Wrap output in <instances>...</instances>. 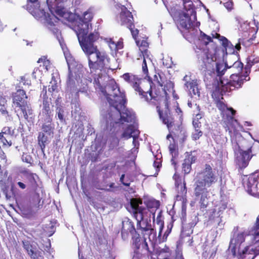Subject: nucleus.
Instances as JSON below:
<instances>
[{"label": "nucleus", "mask_w": 259, "mask_h": 259, "mask_svg": "<svg viewBox=\"0 0 259 259\" xmlns=\"http://www.w3.org/2000/svg\"><path fill=\"white\" fill-rule=\"evenodd\" d=\"M122 77L136 92L139 93L140 96L143 95V91H144V87L146 85L145 82H147V81L143 82L141 78L132 73L128 72L124 73Z\"/></svg>", "instance_id": "12"}, {"label": "nucleus", "mask_w": 259, "mask_h": 259, "mask_svg": "<svg viewBox=\"0 0 259 259\" xmlns=\"http://www.w3.org/2000/svg\"><path fill=\"white\" fill-rule=\"evenodd\" d=\"M204 178H213V174L212 169L209 164H205V168L201 172Z\"/></svg>", "instance_id": "34"}, {"label": "nucleus", "mask_w": 259, "mask_h": 259, "mask_svg": "<svg viewBox=\"0 0 259 259\" xmlns=\"http://www.w3.org/2000/svg\"><path fill=\"white\" fill-rule=\"evenodd\" d=\"M174 218H173V217H172L171 218V220H170V222L167 225L166 230L165 231L163 236H162V233H161L160 236L159 235H158L157 238H156V234H155V235H154L153 233L151 234L150 231H148V233L150 234L149 237L150 240H151V236L153 234V237H152V239L153 241H157V239L158 240L159 243L163 242L166 241L167 240V237L168 236V235L170 234V233L171 232V230L174 226ZM155 232H156L155 231Z\"/></svg>", "instance_id": "21"}, {"label": "nucleus", "mask_w": 259, "mask_h": 259, "mask_svg": "<svg viewBox=\"0 0 259 259\" xmlns=\"http://www.w3.org/2000/svg\"><path fill=\"white\" fill-rule=\"evenodd\" d=\"M0 142L3 144V146L4 147H9L12 146V142L11 140H8L7 139V137L5 136L4 135H2L0 134Z\"/></svg>", "instance_id": "43"}, {"label": "nucleus", "mask_w": 259, "mask_h": 259, "mask_svg": "<svg viewBox=\"0 0 259 259\" xmlns=\"http://www.w3.org/2000/svg\"><path fill=\"white\" fill-rule=\"evenodd\" d=\"M197 159V155L195 151L186 153L185 158L182 164V171L185 175L190 172L192 169L191 165Z\"/></svg>", "instance_id": "16"}, {"label": "nucleus", "mask_w": 259, "mask_h": 259, "mask_svg": "<svg viewBox=\"0 0 259 259\" xmlns=\"http://www.w3.org/2000/svg\"><path fill=\"white\" fill-rule=\"evenodd\" d=\"M52 138L51 136L46 135L44 133H39L37 137L38 144L40 147L42 153L45 155V151L46 146L50 142V139Z\"/></svg>", "instance_id": "28"}, {"label": "nucleus", "mask_w": 259, "mask_h": 259, "mask_svg": "<svg viewBox=\"0 0 259 259\" xmlns=\"http://www.w3.org/2000/svg\"><path fill=\"white\" fill-rule=\"evenodd\" d=\"M123 48V42L122 40H119L115 43L114 51H117L122 49Z\"/></svg>", "instance_id": "60"}, {"label": "nucleus", "mask_w": 259, "mask_h": 259, "mask_svg": "<svg viewBox=\"0 0 259 259\" xmlns=\"http://www.w3.org/2000/svg\"><path fill=\"white\" fill-rule=\"evenodd\" d=\"M21 158L24 162L29 163L31 166L33 165V159L32 156L29 153H23Z\"/></svg>", "instance_id": "42"}, {"label": "nucleus", "mask_w": 259, "mask_h": 259, "mask_svg": "<svg viewBox=\"0 0 259 259\" xmlns=\"http://www.w3.org/2000/svg\"><path fill=\"white\" fill-rule=\"evenodd\" d=\"M21 80L23 85H31V80L28 78H26L25 76H22Z\"/></svg>", "instance_id": "62"}, {"label": "nucleus", "mask_w": 259, "mask_h": 259, "mask_svg": "<svg viewBox=\"0 0 259 259\" xmlns=\"http://www.w3.org/2000/svg\"><path fill=\"white\" fill-rule=\"evenodd\" d=\"M89 179H81V188L83 191V193L85 196L87 198L88 201L91 202L93 200L92 197L91 196V194L88 189L87 186L86 185L87 180Z\"/></svg>", "instance_id": "33"}, {"label": "nucleus", "mask_w": 259, "mask_h": 259, "mask_svg": "<svg viewBox=\"0 0 259 259\" xmlns=\"http://www.w3.org/2000/svg\"><path fill=\"white\" fill-rule=\"evenodd\" d=\"M224 99H221L214 102L216 107L220 111L221 113L225 111L226 109L228 108L226 104L223 101Z\"/></svg>", "instance_id": "38"}, {"label": "nucleus", "mask_w": 259, "mask_h": 259, "mask_svg": "<svg viewBox=\"0 0 259 259\" xmlns=\"http://www.w3.org/2000/svg\"><path fill=\"white\" fill-rule=\"evenodd\" d=\"M12 97L14 105L20 110L24 119L28 120L29 116L32 115L33 110L30 104L26 100L27 96L25 91L22 89H17L16 92L12 94Z\"/></svg>", "instance_id": "8"}, {"label": "nucleus", "mask_w": 259, "mask_h": 259, "mask_svg": "<svg viewBox=\"0 0 259 259\" xmlns=\"http://www.w3.org/2000/svg\"><path fill=\"white\" fill-rule=\"evenodd\" d=\"M4 103H1V105L0 104V111L3 115H8V112L7 110L6 107L5 106Z\"/></svg>", "instance_id": "63"}, {"label": "nucleus", "mask_w": 259, "mask_h": 259, "mask_svg": "<svg viewBox=\"0 0 259 259\" xmlns=\"http://www.w3.org/2000/svg\"><path fill=\"white\" fill-rule=\"evenodd\" d=\"M136 42L137 46H139V50L142 54L143 56H146L147 58H149V59L150 60L149 57L150 52L148 50L149 43L147 41V38H143L142 40L137 39L136 40Z\"/></svg>", "instance_id": "29"}, {"label": "nucleus", "mask_w": 259, "mask_h": 259, "mask_svg": "<svg viewBox=\"0 0 259 259\" xmlns=\"http://www.w3.org/2000/svg\"><path fill=\"white\" fill-rule=\"evenodd\" d=\"M147 59V57L143 56V61L142 63V71L144 74L145 75L146 77H148L149 79H151L150 77L148 76V69L146 63V59Z\"/></svg>", "instance_id": "51"}, {"label": "nucleus", "mask_w": 259, "mask_h": 259, "mask_svg": "<svg viewBox=\"0 0 259 259\" xmlns=\"http://www.w3.org/2000/svg\"><path fill=\"white\" fill-rule=\"evenodd\" d=\"M157 111L162 123L165 124L168 131L172 133H176L179 130L181 124L175 119L169 109V102L162 105L157 106Z\"/></svg>", "instance_id": "7"}, {"label": "nucleus", "mask_w": 259, "mask_h": 259, "mask_svg": "<svg viewBox=\"0 0 259 259\" xmlns=\"http://www.w3.org/2000/svg\"><path fill=\"white\" fill-rule=\"evenodd\" d=\"M153 251V255L156 256L157 259H168L171 255V250L166 245L163 248H156Z\"/></svg>", "instance_id": "27"}, {"label": "nucleus", "mask_w": 259, "mask_h": 259, "mask_svg": "<svg viewBox=\"0 0 259 259\" xmlns=\"http://www.w3.org/2000/svg\"><path fill=\"white\" fill-rule=\"evenodd\" d=\"M102 76V73H99L94 78L95 87L104 94L110 106L113 107L118 112L120 121L128 122L131 115L130 111L126 109V99L125 93L120 91L118 84L112 79L109 81L107 85L109 91H111L112 93L108 94L105 88L102 86L100 82L99 79Z\"/></svg>", "instance_id": "2"}, {"label": "nucleus", "mask_w": 259, "mask_h": 259, "mask_svg": "<svg viewBox=\"0 0 259 259\" xmlns=\"http://www.w3.org/2000/svg\"><path fill=\"white\" fill-rule=\"evenodd\" d=\"M224 5L227 10H231L233 9V2L232 0H228L224 3Z\"/></svg>", "instance_id": "59"}, {"label": "nucleus", "mask_w": 259, "mask_h": 259, "mask_svg": "<svg viewBox=\"0 0 259 259\" xmlns=\"http://www.w3.org/2000/svg\"><path fill=\"white\" fill-rule=\"evenodd\" d=\"M0 134L7 137H8L9 135L13 136L14 134V130H11L10 127L5 126L2 129Z\"/></svg>", "instance_id": "46"}, {"label": "nucleus", "mask_w": 259, "mask_h": 259, "mask_svg": "<svg viewBox=\"0 0 259 259\" xmlns=\"http://www.w3.org/2000/svg\"><path fill=\"white\" fill-rule=\"evenodd\" d=\"M27 189L30 194L28 199L27 205L31 208L39 209L43 204L40 194L42 193V184L39 179H29L27 183Z\"/></svg>", "instance_id": "6"}, {"label": "nucleus", "mask_w": 259, "mask_h": 259, "mask_svg": "<svg viewBox=\"0 0 259 259\" xmlns=\"http://www.w3.org/2000/svg\"><path fill=\"white\" fill-rule=\"evenodd\" d=\"M200 37L202 41L205 45H207L209 42H212V39L211 36L207 35L202 31L200 32Z\"/></svg>", "instance_id": "41"}, {"label": "nucleus", "mask_w": 259, "mask_h": 259, "mask_svg": "<svg viewBox=\"0 0 259 259\" xmlns=\"http://www.w3.org/2000/svg\"><path fill=\"white\" fill-rule=\"evenodd\" d=\"M198 64L199 69L203 71H210L213 69L217 57L208 49H203L197 52Z\"/></svg>", "instance_id": "9"}, {"label": "nucleus", "mask_w": 259, "mask_h": 259, "mask_svg": "<svg viewBox=\"0 0 259 259\" xmlns=\"http://www.w3.org/2000/svg\"><path fill=\"white\" fill-rule=\"evenodd\" d=\"M181 125H179V130L177 131L176 133H172L170 131H168L169 134L166 136V139L168 140L169 138H171L173 141H175L174 137L177 138L179 137V134L181 133Z\"/></svg>", "instance_id": "52"}, {"label": "nucleus", "mask_w": 259, "mask_h": 259, "mask_svg": "<svg viewBox=\"0 0 259 259\" xmlns=\"http://www.w3.org/2000/svg\"><path fill=\"white\" fill-rule=\"evenodd\" d=\"M187 76L186 75L184 77V80L186 81L185 86L189 90L190 92H192L194 95H197L199 96L200 92L198 88V83L196 79L191 80L190 81H186Z\"/></svg>", "instance_id": "30"}, {"label": "nucleus", "mask_w": 259, "mask_h": 259, "mask_svg": "<svg viewBox=\"0 0 259 259\" xmlns=\"http://www.w3.org/2000/svg\"><path fill=\"white\" fill-rule=\"evenodd\" d=\"M219 40L222 42V46L225 48L229 47L230 42L225 36H222Z\"/></svg>", "instance_id": "57"}, {"label": "nucleus", "mask_w": 259, "mask_h": 259, "mask_svg": "<svg viewBox=\"0 0 259 259\" xmlns=\"http://www.w3.org/2000/svg\"><path fill=\"white\" fill-rule=\"evenodd\" d=\"M226 66L228 68H232L234 73H242L244 72L243 64L239 60V59L234 55H231L228 57L226 61Z\"/></svg>", "instance_id": "17"}, {"label": "nucleus", "mask_w": 259, "mask_h": 259, "mask_svg": "<svg viewBox=\"0 0 259 259\" xmlns=\"http://www.w3.org/2000/svg\"><path fill=\"white\" fill-rule=\"evenodd\" d=\"M236 113V110L233 108L229 107L221 113L222 118V124L226 132H228L230 136L237 132V126L239 124L237 120L234 117Z\"/></svg>", "instance_id": "10"}, {"label": "nucleus", "mask_w": 259, "mask_h": 259, "mask_svg": "<svg viewBox=\"0 0 259 259\" xmlns=\"http://www.w3.org/2000/svg\"><path fill=\"white\" fill-rule=\"evenodd\" d=\"M184 8L186 11H193L195 8V6L192 1V0H184L183 1Z\"/></svg>", "instance_id": "40"}, {"label": "nucleus", "mask_w": 259, "mask_h": 259, "mask_svg": "<svg viewBox=\"0 0 259 259\" xmlns=\"http://www.w3.org/2000/svg\"><path fill=\"white\" fill-rule=\"evenodd\" d=\"M214 65L216 66L217 76L219 77L220 80V79H222L223 75L228 68L226 66V62L224 64L223 63H216L215 62Z\"/></svg>", "instance_id": "31"}, {"label": "nucleus", "mask_w": 259, "mask_h": 259, "mask_svg": "<svg viewBox=\"0 0 259 259\" xmlns=\"http://www.w3.org/2000/svg\"><path fill=\"white\" fill-rule=\"evenodd\" d=\"M192 123L194 128H200L201 126V122L198 120L193 119Z\"/></svg>", "instance_id": "64"}, {"label": "nucleus", "mask_w": 259, "mask_h": 259, "mask_svg": "<svg viewBox=\"0 0 259 259\" xmlns=\"http://www.w3.org/2000/svg\"><path fill=\"white\" fill-rule=\"evenodd\" d=\"M156 223L159 225V235L160 236L164 227V221L162 219L161 215L159 214L156 218Z\"/></svg>", "instance_id": "48"}, {"label": "nucleus", "mask_w": 259, "mask_h": 259, "mask_svg": "<svg viewBox=\"0 0 259 259\" xmlns=\"http://www.w3.org/2000/svg\"><path fill=\"white\" fill-rule=\"evenodd\" d=\"M174 83L172 81L169 80L166 82V83L164 85V88H162L163 91L165 92V94L168 95L169 96V93L174 94Z\"/></svg>", "instance_id": "35"}, {"label": "nucleus", "mask_w": 259, "mask_h": 259, "mask_svg": "<svg viewBox=\"0 0 259 259\" xmlns=\"http://www.w3.org/2000/svg\"><path fill=\"white\" fill-rule=\"evenodd\" d=\"M127 28L130 30L131 34H132L134 39L135 40H137L138 39L139 31L138 29L135 28L134 23H133V25L131 27L130 26H128Z\"/></svg>", "instance_id": "49"}, {"label": "nucleus", "mask_w": 259, "mask_h": 259, "mask_svg": "<svg viewBox=\"0 0 259 259\" xmlns=\"http://www.w3.org/2000/svg\"><path fill=\"white\" fill-rule=\"evenodd\" d=\"M212 98L214 101H216L221 99H224L222 90L218 86L215 87L212 93Z\"/></svg>", "instance_id": "32"}, {"label": "nucleus", "mask_w": 259, "mask_h": 259, "mask_svg": "<svg viewBox=\"0 0 259 259\" xmlns=\"http://www.w3.org/2000/svg\"><path fill=\"white\" fill-rule=\"evenodd\" d=\"M251 148H250L240 153L241 157L238 160V164L240 168H244L248 165L249 161L253 156L251 155Z\"/></svg>", "instance_id": "23"}, {"label": "nucleus", "mask_w": 259, "mask_h": 259, "mask_svg": "<svg viewBox=\"0 0 259 259\" xmlns=\"http://www.w3.org/2000/svg\"><path fill=\"white\" fill-rule=\"evenodd\" d=\"M174 19L179 29L188 30L192 25V22L189 15L183 11L178 12Z\"/></svg>", "instance_id": "15"}, {"label": "nucleus", "mask_w": 259, "mask_h": 259, "mask_svg": "<svg viewBox=\"0 0 259 259\" xmlns=\"http://www.w3.org/2000/svg\"><path fill=\"white\" fill-rule=\"evenodd\" d=\"M140 132L134 125H128L124 130L121 135V137L128 139L131 138H133V143L135 142L136 139L139 137Z\"/></svg>", "instance_id": "24"}, {"label": "nucleus", "mask_w": 259, "mask_h": 259, "mask_svg": "<svg viewBox=\"0 0 259 259\" xmlns=\"http://www.w3.org/2000/svg\"><path fill=\"white\" fill-rule=\"evenodd\" d=\"M121 11L119 15L120 21L121 25L130 27L133 25L134 17L132 13L124 6L121 8Z\"/></svg>", "instance_id": "19"}, {"label": "nucleus", "mask_w": 259, "mask_h": 259, "mask_svg": "<svg viewBox=\"0 0 259 259\" xmlns=\"http://www.w3.org/2000/svg\"><path fill=\"white\" fill-rule=\"evenodd\" d=\"M213 181H206V179H198L196 181L194 188V194L196 197H199L200 195L207 194L206 187H209Z\"/></svg>", "instance_id": "20"}, {"label": "nucleus", "mask_w": 259, "mask_h": 259, "mask_svg": "<svg viewBox=\"0 0 259 259\" xmlns=\"http://www.w3.org/2000/svg\"><path fill=\"white\" fill-rule=\"evenodd\" d=\"M22 243L24 249L31 259H44V252L38 247L36 243L28 239H24Z\"/></svg>", "instance_id": "11"}, {"label": "nucleus", "mask_w": 259, "mask_h": 259, "mask_svg": "<svg viewBox=\"0 0 259 259\" xmlns=\"http://www.w3.org/2000/svg\"><path fill=\"white\" fill-rule=\"evenodd\" d=\"M203 135V132L200 128H195L194 132L192 134V138L193 140H198Z\"/></svg>", "instance_id": "50"}, {"label": "nucleus", "mask_w": 259, "mask_h": 259, "mask_svg": "<svg viewBox=\"0 0 259 259\" xmlns=\"http://www.w3.org/2000/svg\"><path fill=\"white\" fill-rule=\"evenodd\" d=\"M158 84L156 85L152 81L149 79L144 87L143 95H140L142 98L155 105L156 107L161 106L169 102V96L165 94L162 89L163 82L162 81H157Z\"/></svg>", "instance_id": "4"}, {"label": "nucleus", "mask_w": 259, "mask_h": 259, "mask_svg": "<svg viewBox=\"0 0 259 259\" xmlns=\"http://www.w3.org/2000/svg\"><path fill=\"white\" fill-rule=\"evenodd\" d=\"M186 185L184 179H175V186L178 191L176 200L182 202L183 210H186L187 203V190Z\"/></svg>", "instance_id": "13"}, {"label": "nucleus", "mask_w": 259, "mask_h": 259, "mask_svg": "<svg viewBox=\"0 0 259 259\" xmlns=\"http://www.w3.org/2000/svg\"><path fill=\"white\" fill-rule=\"evenodd\" d=\"M253 231L255 235L259 236V215L256 218V222L253 227Z\"/></svg>", "instance_id": "54"}, {"label": "nucleus", "mask_w": 259, "mask_h": 259, "mask_svg": "<svg viewBox=\"0 0 259 259\" xmlns=\"http://www.w3.org/2000/svg\"><path fill=\"white\" fill-rule=\"evenodd\" d=\"M17 172L23 174L24 176L28 177L29 178H35V177H38V176L36 174L31 172L30 170L26 169L25 168H19Z\"/></svg>", "instance_id": "36"}, {"label": "nucleus", "mask_w": 259, "mask_h": 259, "mask_svg": "<svg viewBox=\"0 0 259 259\" xmlns=\"http://www.w3.org/2000/svg\"><path fill=\"white\" fill-rule=\"evenodd\" d=\"M242 184L248 193L254 194L257 190V179H242Z\"/></svg>", "instance_id": "26"}, {"label": "nucleus", "mask_w": 259, "mask_h": 259, "mask_svg": "<svg viewBox=\"0 0 259 259\" xmlns=\"http://www.w3.org/2000/svg\"><path fill=\"white\" fill-rule=\"evenodd\" d=\"M153 166L154 167L155 171V172L154 173L153 175H150L149 176H155V177L157 176V175H158V172L159 171V168L161 166V160L160 159H158L157 158L156 160H155L154 163H153Z\"/></svg>", "instance_id": "44"}, {"label": "nucleus", "mask_w": 259, "mask_h": 259, "mask_svg": "<svg viewBox=\"0 0 259 259\" xmlns=\"http://www.w3.org/2000/svg\"><path fill=\"white\" fill-rule=\"evenodd\" d=\"M206 194H204L203 195H200L199 196L200 197L199 201L200 209H205L207 206V202L206 200Z\"/></svg>", "instance_id": "45"}, {"label": "nucleus", "mask_w": 259, "mask_h": 259, "mask_svg": "<svg viewBox=\"0 0 259 259\" xmlns=\"http://www.w3.org/2000/svg\"><path fill=\"white\" fill-rule=\"evenodd\" d=\"M168 149L170 153L172 155L173 154H176L177 152L178 146L176 144L175 141H173V143H170L168 146Z\"/></svg>", "instance_id": "53"}, {"label": "nucleus", "mask_w": 259, "mask_h": 259, "mask_svg": "<svg viewBox=\"0 0 259 259\" xmlns=\"http://www.w3.org/2000/svg\"><path fill=\"white\" fill-rule=\"evenodd\" d=\"M245 241V237L243 233H238L236 238L234 239V243L237 244H241Z\"/></svg>", "instance_id": "47"}, {"label": "nucleus", "mask_w": 259, "mask_h": 259, "mask_svg": "<svg viewBox=\"0 0 259 259\" xmlns=\"http://www.w3.org/2000/svg\"><path fill=\"white\" fill-rule=\"evenodd\" d=\"M252 62H248L244 67L243 73H233L230 76V80H224L220 79V83L222 86H226L227 91H231L242 87L244 81L250 80L249 74Z\"/></svg>", "instance_id": "5"}, {"label": "nucleus", "mask_w": 259, "mask_h": 259, "mask_svg": "<svg viewBox=\"0 0 259 259\" xmlns=\"http://www.w3.org/2000/svg\"><path fill=\"white\" fill-rule=\"evenodd\" d=\"M116 165V161H113L112 162L108 163L105 166V170H111L115 167Z\"/></svg>", "instance_id": "61"}, {"label": "nucleus", "mask_w": 259, "mask_h": 259, "mask_svg": "<svg viewBox=\"0 0 259 259\" xmlns=\"http://www.w3.org/2000/svg\"><path fill=\"white\" fill-rule=\"evenodd\" d=\"M138 233L136 231L134 223L128 220L122 222V228L121 230V237L123 240H126L128 238L130 234L133 236V235H135Z\"/></svg>", "instance_id": "18"}, {"label": "nucleus", "mask_w": 259, "mask_h": 259, "mask_svg": "<svg viewBox=\"0 0 259 259\" xmlns=\"http://www.w3.org/2000/svg\"><path fill=\"white\" fill-rule=\"evenodd\" d=\"M66 61L68 64V79H67V84L69 85L74 84L75 83L74 80V76L73 75V72L71 69L70 64L69 62V60L66 59Z\"/></svg>", "instance_id": "37"}, {"label": "nucleus", "mask_w": 259, "mask_h": 259, "mask_svg": "<svg viewBox=\"0 0 259 259\" xmlns=\"http://www.w3.org/2000/svg\"><path fill=\"white\" fill-rule=\"evenodd\" d=\"M38 121L41 123V129L42 131L40 133H44L45 134H46V135L53 137L55 125L53 123V119H45L44 120H38Z\"/></svg>", "instance_id": "25"}, {"label": "nucleus", "mask_w": 259, "mask_h": 259, "mask_svg": "<svg viewBox=\"0 0 259 259\" xmlns=\"http://www.w3.org/2000/svg\"><path fill=\"white\" fill-rule=\"evenodd\" d=\"M114 184L111 183V184H110V185H103V186H96V188L98 189L109 191L111 190V188H114Z\"/></svg>", "instance_id": "55"}, {"label": "nucleus", "mask_w": 259, "mask_h": 259, "mask_svg": "<svg viewBox=\"0 0 259 259\" xmlns=\"http://www.w3.org/2000/svg\"><path fill=\"white\" fill-rule=\"evenodd\" d=\"M144 204L146 208L142 205L143 201L141 198H134L130 201L133 216L137 221V230H140L142 233L150 231L151 234L153 233L155 235V232L151 228L150 219L148 222L147 219L145 220L144 218L149 211L153 214V218H155V212L160 206L159 201L154 199H149L144 201Z\"/></svg>", "instance_id": "3"}, {"label": "nucleus", "mask_w": 259, "mask_h": 259, "mask_svg": "<svg viewBox=\"0 0 259 259\" xmlns=\"http://www.w3.org/2000/svg\"><path fill=\"white\" fill-rule=\"evenodd\" d=\"M93 18V13L89 10L84 12L83 16L79 18L74 26L79 44L84 53L88 56L89 67L91 73H96L106 69L105 62L109 61L108 55L103 52H100L97 46L94 45L99 37L97 32L90 33L92 29L91 22Z\"/></svg>", "instance_id": "1"}, {"label": "nucleus", "mask_w": 259, "mask_h": 259, "mask_svg": "<svg viewBox=\"0 0 259 259\" xmlns=\"http://www.w3.org/2000/svg\"><path fill=\"white\" fill-rule=\"evenodd\" d=\"M37 62L38 63H42L43 66L45 67L47 70H48V68L50 65V61L49 59H47V56H41L40 58L38 59Z\"/></svg>", "instance_id": "39"}, {"label": "nucleus", "mask_w": 259, "mask_h": 259, "mask_svg": "<svg viewBox=\"0 0 259 259\" xmlns=\"http://www.w3.org/2000/svg\"><path fill=\"white\" fill-rule=\"evenodd\" d=\"M105 41L108 44L111 50L114 51L116 42L111 38H105Z\"/></svg>", "instance_id": "56"}, {"label": "nucleus", "mask_w": 259, "mask_h": 259, "mask_svg": "<svg viewBox=\"0 0 259 259\" xmlns=\"http://www.w3.org/2000/svg\"><path fill=\"white\" fill-rule=\"evenodd\" d=\"M132 245L137 253H146L149 252L146 239L141 237L139 234L133 235L132 237Z\"/></svg>", "instance_id": "14"}, {"label": "nucleus", "mask_w": 259, "mask_h": 259, "mask_svg": "<svg viewBox=\"0 0 259 259\" xmlns=\"http://www.w3.org/2000/svg\"><path fill=\"white\" fill-rule=\"evenodd\" d=\"M40 116V117L38 120L53 119V115L50 109V102L48 101V98L43 100L42 109Z\"/></svg>", "instance_id": "22"}, {"label": "nucleus", "mask_w": 259, "mask_h": 259, "mask_svg": "<svg viewBox=\"0 0 259 259\" xmlns=\"http://www.w3.org/2000/svg\"><path fill=\"white\" fill-rule=\"evenodd\" d=\"M176 112L177 113V115H176V118H179L180 120L182 118L183 116V112L179 107L178 103H177V106H176V108L175 109Z\"/></svg>", "instance_id": "58"}]
</instances>
